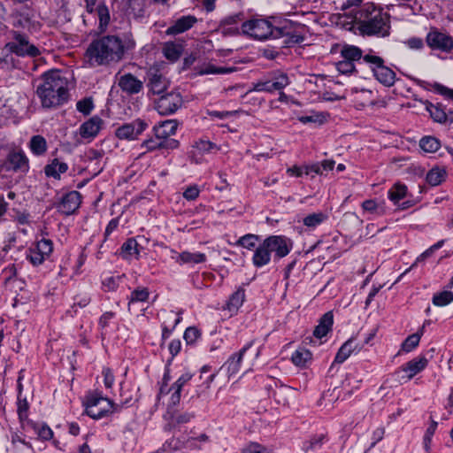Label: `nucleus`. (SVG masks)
<instances>
[{"instance_id": "a18cd8bd", "label": "nucleus", "mask_w": 453, "mask_h": 453, "mask_svg": "<svg viewBox=\"0 0 453 453\" xmlns=\"http://www.w3.org/2000/svg\"><path fill=\"white\" fill-rule=\"evenodd\" d=\"M424 326L419 332L409 335L402 343L401 349L406 353L412 351L419 343Z\"/></svg>"}, {"instance_id": "1a4fd4ad", "label": "nucleus", "mask_w": 453, "mask_h": 453, "mask_svg": "<svg viewBox=\"0 0 453 453\" xmlns=\"http://www.w3.org/2000/svg\"><path fill=\"white\" fill-rule=\"evenodd\" d=\"M36 93L45 108L60 105L67 99L66 87H58V89L55 87H38Z\"/></svg>"}, {"instance_id": "680f3d73", "label": "nucleus", "mask_w": 453, "mask_h": 453, "mask_svg": "<svg viewBox=\"0 0 453 453\" xmlns=\"http://www.w3.org/2000/svg\"><path fill=\"white\" fill-rule=\"evenodd\" d=\"M201 335L200 331L196 326L188 327L183 334V338L187 344L194 343Z\"/></svg>"}, {"instance_id": "b1692460", "label": "nucleus", "mask_w": 453, "mask_h": 453, "mask_svg": "<svg viewBox=\"0 0 453 453\" xmlns=\"http://www.w3.org/2000/svg\"><path fill=\"white\" fill-rule=\"evenodd\" d=\"M372 71L376 80L383 85H394L395 73L389 67L384 65L372 66Z\"/></svg>"}, {"instance_id": "774afa93", "label": "nucleus", "mask_w": 453, "mask_h": 453, "mask_svg": "<svg viewBox=\"0 0 453 453\" xmlns=\"http://www.w3.org/2000/svg\"><path fill=\"white\" fill-rule=\"evenodd\" d=\"M242 453H269V451L261 444L251 442L243 449Z\"/></svg>"}, {"instance_id": "72a5a7b5", "label": "nucleus", "mask_w": 453, "mask_h": 453, "mask_svg": "<svg viewBox=\"0 0 453 453\" xmlns=\"http://www.w3.org/2000/svg\"><path fill=\"white\" fill-rule=\"evenodd\" d=\"M185 448L184 436L175 438L172 437L166 440L159 448L162 453H173Z\"/></svg>"}, {"instance_id": "4be33fe9", "label": "nucleus", "mask_w": 453, "mask_h": 453, "mask_svg": "<svg viewBox=\"0 0 453 453\" xmlns=\"http://www.w3.org/2000/svg\"><path fill=\"white\" fill-rule=\"evenodd\" d=\"M361 207L364 213L371 215V217H368L367 219H372L386 213L384 201H378L375 199L365 200L362 203Z\"/></svg>"}, {"instance_id": "2eb2a0df", "label": "nucleus", "mask_w": 453, "mask_h": 453, "mask_svg": "<svg viewBox=\"0 0 453 453\" xmlns=\"http://www.w3.org/2000/svg\"><path fill=\"white\" fill-rule=\"evenodd\" d=\"M81 203V196L78 191H70L61 198L58 205V211L65 215L74 213L80 207Z\"/></svg>"}, {"instance_id": "4468645a", "label": "nucleus", "mask_w": 453, "mask_h": 453, "mask_svg": "<svg viewBox=\"0 0 453 453\" xmlns=\"http://www.w3.org/2000/svg\"><path fill=\"white\" fill-rule=\"evenodd\" d=\"M253 343V341L247 342L238 352L232 354L222 365L221 369L226 370L228 377L234 376L240 372L243 357Z\"/></svg>"}, {"instance_id": "f704fd0d", "label": "nucleus", "mask_w": 453, "mask_h": 453, "mask_svg": "<svg viewBox=\"0 0 453 453\" xmlns=\"http://www.w3.org/2000/svg\"><path fill=\"white\" fill-rule=\"evenodd\" d=\"M91 302V296L88 293H80L73 298V303L69 310L66 311V314L70 317H74L77 313V307L85 308Z\"/></svg>"}, {"instance_id": "8fccbe9b", "label": "nucleus", "mask_w": 453, "mask_h": 453, "mask_svg": "<svg viewBox=\"0 0 453 453\" xmlns=\"http://www.w3.org/2000/svg\"><path fill=\"white\" fill-rule=\"evenodd\" d=\"M407 188L403 184H395L388 190V198L395 203L398 204L399 202L406 196Z\"/></svg>"}, {"instance_id": "473e14b6", "label": "nucleus", "mask_w": 453, "mask_h": 453, "mask_svg": "<svg viewBox=\"0 0 453 453\" xmlns=\"http://www.w3.org/2000/svg\"><path fill=\"white\" fill-rule=\"evenodd\" d=\"M245 300V290L242 288H239L235 292H234L229 297L226 309L230 312H236L239 308L242 305Z\"/></svg>"}, {"instance_id": "dca6fc26", "label": "nucleus", "mask_w": 453, "mask_h": 453, "mask_svg": "<svg viewBox=\"0 0 453 453\" xmlns=\"http://www.w3.org/2000/svg\"><path fill=\"white\" fill-rule=\"evenodd\" d=\"M180 146L179 141H165L158 136H152L145 139L141 143V149H144L145 152H152L156 150H172Z\"/></svg>"}, {"instance_id": "7c9ffc66", "label": "nucleus", "mask_w": 453, "mask_h": 453, "mask_svg": "<svg viewBox=\"0 0 453 453\" xmlns=\"http://www.w3.org/2000/svg\"><path fill=\"white\" fill-rule=\"evenodd\" d=\"M28 148L33 155L41 157L46 153L48 150V143L42 135L35 134L30 138Z\"/></svg>"}, {"instance_id": "6e6d98bb", "label": "nucleus", "mask_w": 453, "mask_h": 453, "mask_svg": "<svg viewBox=\"0 0 453 453\" xmlns=\"http://www.w3.org/2000/svg\"><path fill=\"white\" fill-rule=\"evenodd\" d=\"M326 435L323 434H317L312 437L310 441L303 443V449L305 451L316 450L319 449L326 441Z\"/></svg>"}, {"instance_id": "5fc2aeb1", "label": "nucleus", "mask_w": 453, "mask_h": 453, "mask_svg": "<svg viewBox=\"0 0 453 453\" xmlns=\"http://www.w3.org/2000/svg\"><path fill=\"white\" fill-rule=\"evenodd\" d=\"M94 107V101L91 96L85 97L76 103L77 111L85 116L89 115Z\"/></svg>"}, {"instance_id": "ddd939ff", "label": "nucleus", "mask_w": 453, "mask_h": 453, "mask_svg": "<svg viewBox=\"0 0 453 453\" xmlns=\"http://www.w3.org/2000/svg\"><path fill=\"white\" fill-rule=\"evenodd\" d=\"M149 127V124L141 119L127 123L118 127L115 134L119 139L135 140Z\"/></svg>"}, {"instance_id": "39448f33", "label": "nucleus", "mask_w": 453, "mask_h": 453, "mask_svg": "<svg viewBox=\"0 0 453 453\" xmlns=\"http://www.w3.org/2000/svg\"><path fill=\"white\" fill-rule=\"evenodd\" d=\"M86 413L94 419H100L114 411V403L100 393H91L87 395Z\"/></svg>"}, {"instance_id": "20e7f679", "label": "nucleus", "mask_w": 453, "mask_h": 453, "mask_svg": "<svg viewBox=\"0 0 453 453\" xmlns=\"http://www.w3.org/2000/svg\"><path fill=\"white\" fill-rule=\"evenodd\" d=\"M242 31L254 39L265 40L270 37L280 38L289 35L286 26L273 27L272 23L266 19H250L242 24Z\"/></svg>"}, {"instance_id": "e2e57ef3", "label": "nucleus", "mask_w": 453, "mask_h": 453, "mask_svg": "<svg viewBox=\"0 0 453 453\" xmlns=\"http://www.w3.org/2000/svg\"><path fill=\"white\" fill-rule=\"evenodd\" d=\"M337 71L342 74H350L356 71L355 64L349 61H344L343 59L338 61L335 64Z\"/></svg>"}, {"instance_id": "69168bd1", "label": "nucleus", "mask_w": 453, "mask_h": 453, "mask_svg": "<svg viewBox=\"0 0 453 453\" xmlns=\"http://www.w3.org/2000/svg\"><path fill=\"white\" fill-rule=\"evenodd\" d=\"M195 415L190 412H183L173 416V426H180L190 422Z\"/></svg>"}, {"instance_id": "bb28decb", "label": "nucleus", "mask_w": 453, "mask_h": 453, "mask_svg": "<svg viewBox=\"0 0 453 453\" xmlns=\"http://www.w3.org/2000/svg\"><path fill=\"white\" fill-rule=\"evenodd\" d=\"M334 323V316L331 311L325 313L319 319V325L313 331V335L319 339L326 336L331 330Z\"/></svg>"}, {"instance_id": "0e129e2a", "label": "nucleus", "mask_w": 453, "mask_h": 453, "mask_svg": "<svg viewBox=\"0 0 453 453\" xmlns=\"http://www.w3.org/2000/svg\"><path fill=\"white\" fill-rule=\"evenodd\" d=\"M29 409V404L26 398L21 399L20 395L18 396L17 402V411L20 420H24L27 418V412Z\"/></svg>"}, {"instance_id": "79ce46f5", "label": "nucleus", "mask_w": 453, "mask_h": 453, "mask_svg": "<svg viewBox=\"0 0 453 453\" xmlns=\"http://www.w3.org/2000/svg\"><path fill=\"white\" fill-rule=\"evenodd\" d=\"M97 12L98 19H99V27L101 32H104L110 23V12L108 6L104 3H100L96 9H95Z\"/></svg>"}, {"instance_id": "c03bdc74", "label": "nucleus", "mask_w": 453, "mask_h": 453, "mask_svg": "<svg viewBox=\"0 0 453 453\" xmlns=\"http://www.w3.org/2000/svg\"><path fill=\"white\" fill-rule=\"evenodd\" d=\"M291 81L288 75L281 71H274L265 82H259L256 85H288Z\"/></svg>"}, {"instance_id": "bf43d9fd", "label": "nucleus", "mask_w": 453, "mask_h": 453, "mask_svg": "<svg viewBox=\"0 0 453 453\" xmlns=\"http://www.w3.org/2000/svg\"><path fill=\"white\" fill-rule=\"evenodd\" d=\"M35 431L36 432L39 438L44 441H48L52 439L53 437V431L51 428L46 425V424H41V425H35L34 426Z\"/></svg>"}, {"instance_id": "cd10ccee", "label": "nucleus", "mask_w": 453, "mask_h": 453, "mask_svg": "<svg viewBox=\"0 0 453 453\" xmlns=\"http://www.w3.org/2000/svg\"><path fill=\"white\" fill-rule=\"evenodd\" d=\"M193 374L187 372L181 374L179 379L172 385L173 394L171 395V402L173 404H177L180 400V393L183 387L192 379Z\"/></svg>"}, {"instance_id": "de8ad7c7", "label": "nucleus", "mask_w": 453, "mask_h": 453, "mask_svg": "<svg viewBox=\"0 0 453 453\" xmlns=\"http://www.w3.org/2000/svg\"><path fill=\"white\" fill-rule=\"evenodd\" d=\"M18 180L14 177V173L11 172H5L4 168L0 165V188L9 189L12 188Z\"/></svg>"}, {"instance_id": "603ef678", "label": "nucleus", "mask_w": 453, "mask_h": 453, "mask_svg": "<svg viewBox=\"0 0 453 453\" xmlns=\"http://www.w3.org/2000/svg\"><path fill=\"white\" fill-rule=\"evenodd\" d=\"M124 277V274L106 277L102 282L103 289L109 292L116 291Z\"/></svg>"}, {"instance_id": "9b49d317", "label": "nucleus", "mask_w": 453, "mask_h": 453, "mask_svg": "<svg viewBox=\"0 0 453 453\" xmlns=\"http://www.w3.org/2000/svg\"><path fill=\"white\" fill-rule=\"evenodd\" d=\"M427 365L428 359L425 356H418L400 366L395 372V374L397 376L399 380L409 381L415 375L425 370Z\"/></svg>"}, {"instance_id": "58836bf2", "label": "nucleus", "mask_w": 453, "mask_h": 453, "mask_svg": "<svg viewBox=\"0 0 453 453\" xmlns=\"http://www.w3.org/2000/svg\"><path fill=\"white\" fill-rule=\"evenodd\" d=\"M261 237L254 234H247L240 237L235 245L247 249L249 250H255L258 243L261 242Z\"/></svg>"}, {"instance_id": "37998d69", "label": "nucleus", "mask_w": 453, "mask_h": 453, "mask_svg": "<svg viewBox=\"0 0 453 453\" xmlns=\"http://www.w3.org/2000/svg\"><path fill=\"white\" fill-rule=\"evenodd\" d=\"M311 357L312 354L310 350L300 348L292 354L291 360L296 365L303 367L311 360Z\"/></svg>"}, {"instance_id": "f03ea898", "label": "nucleus", "mask_w": 453, "mask_h": 453, "mask_svg": "<svg viewBox=\"0 0 453 453\" xmlns=\"http://www.w3.org/2000/svg\"><path fill=\"white\" fill-rule=\"evenodd\" d=\"M355 22L363 35L380 36L389 35V15L372 3L365 4L357 12Z\"/></svg>"}, {"instance_id": "aec40b11", "label": "nucleus", "mask_w": 453, "mask_h": 453, "mask_svg": "<svg viewBox=\"0 0 453 453\" xmlns=\"http://www.w3.org/2000/svg\"><path fill=\"white\" fill-rule=\"evenodd\" d=\"M197 22V19L193 15H186L177 19L174 23L170 26L165 33L168 35H176L184 33L194 27Z\"/></svg>"}, {"instance_id": "a878e982", "label": "nucleus", "mask_w": 453, "mask_h": 453, "mask_svg": "<svg viewBox=\"0 0 453 453\" xmlns=\"http://www.w3.org/2000/svg\"><path fill=\"white\" fill-rule=\"evenodd\" d=\"M174 253L177 255L176 257H173L176 261V263L180 265L183 264H202L206 261V255L204 253L201 252H189V251H183L181 253H177L174 251Z\"/></svg>"}, {"instance_id": "49530a36", "label": "nucleus", "mask_w": 453, "mask_h": 453, "mask_svg": "<svg viewBox=\"0 0 453 453\" xmlns=\"http://www.w3.org/2000/svg\"><path fill=\"white\" fill-rule=\"evenodd\" d=\"M194 148L196 149L201 155L210 154L219 150V147L216 143L203 138L195 142Z\"/></svg>"}, {"instance_id": "f8f14e48", "label": "nucleus", "mask_w": 453, "mask_h": 453, "mask_svg": "<svg viewBox=\"0 0 453 453\" xmlns=\"http://www.w3.org/2000/svg\"><path fill=\"white\" fill-rule=\"evenodd\" d=\"M426 42L433 50L449 53L453 49V38L446 33L433 27L426 36Z\"/></svg>"}, {"instance_id": "09e8293b", "label": "nucleus", "mask_w": 453, "mask_h": 453, "mask_svg": "<svg viewBox=\"0 0 453 453\" xmlns=\"http://www.w3.org/2000/svg\"><path fill=\"white\" fill-rule=\"evenodd\" d=\"M419 146L424 151L433 153L440 149L441 143L435 137L426 136L420 140Z\"/></svg>"}, {"instance_id": "4c0bfd02", "label": "nucleus", "mask_w": 453, "mask_h": 453, "mask_svg": "<svg viewBox=\"0 0 453 453\" xmlns=\"http://www.w3.org/2000/svg\"><path fill=\"white\" fill-rule=\"evenodd\" d=\"M341 57L344 61L352 62L359 61L362 58V50L353 45H344L341 49Z\"/></svg>"}, {"instance_id": "2f4dec72", "label": "nucleus", "mask_w": 453, "mask_h": 453, "mask_svg": "<svg viewBox=\"0 0 453 453\" xmlns=\"http://www.w3.org/2000/svg\"><path fill=\"white\" fill-rule=\"evenodd\" d=\"M68 170L66 163L59 162L57 158L53 159L50 164L44 167V173L47 177H51L56 180L60 179L61 173H65Z\"/></svg>"}, {"instance_id": "864d4df0", "label": "nucleus", "mask_w": 453, "mask_h": 453, "mask_svg": "<svg viewBox=\"0 0 453 453\" xmlns=\"http://www.w3.org/2000/svg\"><path fill=\"white\" fill-rule=\"evenodd\" d=\"M162 323H166L170 326L176 327L177 325L181 321L182 317L180 313H177L174 311H162Z\"/></svg>"}, {"instance_id": "3c124183", "label": "nucleus", "mask_w": 453, "mask_h": 453, "mask_svg": "<svg viewBox=\"0 0 453 453\" xmlns=\"http://www.w3.org/2000/svg\"><path fill=\"white\" fill-rule=\"evenodd\" d=\"M432 302L435 306H446L453 302V293L447 290L436 293L434 295Z\"/></svg>"}, {"instance_id": "a19ab883", "label": "nucleus", "mask_w": 453, "mask_h": 453, "mask_svg": "<svg viewBox=\"0 0 453 453\" xmlns=\"http://www.w3.org/2000/svg\"><path fill=\"white\" fill-rule=\"evenodd\" d=\"M327 219L328 216L324 212H314L304 217L303 219V223L308 228L314 229L325 222Z\"/></svg>"}, {"instance_id": "412c9836", "label": "nucleus", "mask_w": 453, "mask_h": 453, "mask_svg": "<svg viewBox=\"0 0 453 453\" xmlns=\"http://www.w3.org/2000/svg\"><path fill=\"white\" fill-rule=\"evenodd\" d=\"M362 348L363 345L357 343L354 338L349 339L339 349L331 367H333L335 363L342 364L352 353L360 351Z\"/></svg>"}, {"instance_id": "f3484780", "label": "nucleus", "mask_w": 453, "mask_h": 453, "mask_svg": "<svg viewBox=\"0 0 453 453\" xmlns=\"http://www.w3.org/2000/svg\"><path fill=\"white\" fill-rule=\"evenodd\" d=\"M178 127L179 122L176 119H167L155 125L152 127V133L165 141H177L170 137L176 134Z\"/></svg>"}, {"instance_id": "c85d7f7f", "label": "nucleus", "mask_w": 453, "mask_h": 453, "mask_svg": "<svg viewBox=\"0 0 453 453\" xmlns=\"http://www.w3.org/2000/svg\"><path fill=\"white\" fill-rule=\"evenodd\" d=\"M67 73L61 70H50L43 74V85H67Z\"/></svg>"}, {"instance_id": "9d476101", "label": "nucleus", "mask_w": 453, "mask_h": 453, "mask_svg": "<svg viewBox=\"0 0 453 453\" xmlns=\"http://www.w3.org/2000/svg\"><path fill=\"white\" fill-rule=\"evenodd\" d=\"M13 39L14 41L8 42L5 47L17 56L36 57L40 54L38 48L29 43L26 35L14 31Z\"/></svg>"}, {"instance_id": "c756f323", "label": "nucleus", "mask_w": 453, "mask_h": 453, "mask_svg": "<svg viewBox=\"0 0 453 453\" xmlns=\"http://www.w3.org/2000/svg\"><path fill=\"white\" fill-rule=\"evenodd\" d=\"M269 252L264 246L262 241L258 243L257 247L254 250L252 257V264L257 268H261L267 265L271 262Z\"/></svg>"}, {"instance_id": "393cba45", "label": "nucleus", "mask_w": 453, "mask_h": 453, "mask_svg": "<svg viewBox=\"0 0 453 453\" xmlns=\"http://www.w3.org/2000/svg\"><path fill=\"white\" fill-rule=\"evenodd\" d=\"M142 247L134 238H128L120 248V255L124 259L138 258Z\"/></svg>"}, {"instance_id": "7ed1b4c3", "label": "nucleus", "mask_w": 453, "mask_h": 453, "mask_svg": "<svg viewBox=\"0 0 453 453\" xmlns=\"http://www.w3.org/2000/svg\"><path fill=\"white\" fill-rule=\"evenodd\" d=\"M149 96H152L155 108L160 115H170L183 104L180 92L173 87H151Z\"/></svg>"}, {"instance_id": "6ab92c4d", "label": "nucleus", "mask_w": 453, "mask_h": 453, "mask_svg": "<svg viewBox=\"0 0 453 453\" xmlns=\"http://www.w3.org/2000/svg\"><path fill=\"white\" fill-rule=\"evenodd\" d=\"M243 19L242 13L228 16L219 24V31L225 36H234L240 34L239 23Z\"/></svg>"}, {"instance_id": "c9c22d12", "label": "nucleus", "mask_w": 453, "mask_h": 453, "mask_svg": "<svg viewBox=\"0 0 453 453\" xmlns=\"http://www.w3.org/2000/svg\"><path fill=\"white\" fill-rule=\"evenodd\" d=\"M150 297V291L148 288L145 287H137L134 288L127 297L128 299V310H130L131 305L136 303H145L148 301Z\"/></svg>"}, {"instance_id": "ea45409f", "label": "nucleus", "mask_w": 453, "mask_h": 453, "mask_svg": "<svg viewBox=\"0 0 453 453\" xmlns=\"http://www.w3.org/2000/svg\"><path fill=\"white\" fill-rule=\"evenodd\" d=\"M182 52V47L173 42H165L163 47L164 56L170 61H176L180 58Z\"/></svg>"}, {"instance_id": "6e6552de", "label": "nucleus", "mask_w": 453, "mask_h": 453, "mask_svg": "<svg viewBox=\"0 0 453 453\" xmlns=\"http://www.w3.org/2000/svg\"><path fill=\"white\" fill-rule=\"evenodd\" d=\"M52 251L53 242L51 240L42 238L27 250L26 257L34 266H39L50 259Z\"/></svg>"}, {"instance_id": "052dcab7", "label": "nucleus", "mask_w": 453, "mask_h": 453, "mask_svg": "<svg viewBox=\"0 0 453 453\" xmlns=\"http://www.w3.org/2000/svg\"><path fill=\"white\" fill-rule=\"evenodd\" d=\"M437 422L436 421H432V423L430 424V426L427 427L426 433H425V435H424V438H423V444H424V448L426 451H428L430 449V445H431V441H432V438L435 433V430L437 428Z\"/></svg>"}, {"instance_id": "338daca9", "label": "nucleus", "mask_w": 453, "mask_h": 453, "mask_svg": "<svg viewBox=\"0 0 453 453\" xmlns=\"http://www.w3.org/2000/svg\"><path fill=\"white\" fill-rule=\"evenodd\" d=\"M200 194V189L197 185L188 187L183 192V197L188 201H195Z\"/></svg>"}, {"instance_id": "e433bc0d", "label": "nucleus", "mask_w": 453, "mask_h": 453, "mask_svg": "<svg viewBox=\"0 0 453 453\" xmlns=\"http://www.w3.org/2000/svg\"><path fill=\"white\" fill-rule=\"evenodd\" d=\"M446 176L447 172L445 168L434 167L427 173L426 180L429 185L435 187L443 182Z\"/></svg>"}, {"instance_id": "0eeeda50", "label": "nucleus", "mask_w": 453, "mask_h": 453, "mask_svg": "<svg viewBox=\"0 0 453 453\" xmlns=\"http://www.w3.org/2000/svg\"><path fill=\"white\" fill-rule=\"evenodd\" d=\"M262 242L274 262L288 256L293 248L292 241L284 235H270L263 239Z\"/></svg>"}, {"instance_id": "4d7b16f0", "label": "nucleus", "mask_w": 453, "mask_h": 453, "mask_svg": "<svg viewBox=\"0 0 453 453\" xmlns=\"http://www.w3.org/2000/svg\"><path fill=\"white\" fill-rule=\"evenodd\" d=\"M185 440V448L189 449H200L197 444L198 441H206L208 440V436L205 434H201L199 436L196 437L194 435L184 436Z\"/></svg>"}, {"instance_id": "5701e85b", "label": "nucleus", "mask_w": 453, "mask_h": 453, "mask_svg": "<svg viewBox=\"0 0 453 453\" xmlns=\"http://www.w3.org/2000/svg\"><path fill=\"white\" fill-rule=\"evenodd\" d=\"M428 111L432 119L441 124H452L453 123V111L446 112L445 109L441 104H431L428 107Z\"/></svg>"}, {"instance_id": "a211bd4d", "label": "nucleus", "mask_w": 453, "mask_h": 453, "mask_svg": "<svg viewBox=\"0 0 453 453\" xmlns=\"http://www.w3.org/2000/svg\"><path fill=\"white\" fill-rule=\"evenodd\" d=\"M104 121L98 116H93L79 127V134L83 139L93 140L99 134Z\"/></svg>"}, {"instance_id": "f257e3e1", "label": "nucleus", "mask_w": 453, "mask_h": 453, "mask_svg": "<svg viewBox=\"0 0 453 453\" xmlns=\"http://www.w3.org/2000/svg\"><path fill=\"white\" fill-rule=\"evenodd\" d=\"M134 48L135 41L132 35H107L93 40L85 56L91 65H111L120 62Z\"/></svg>"}, {"instance_id": "423d86ee", "label": "nucleus", "mask_w": 453, "mask_h": 453, "mask_svg": "<svg viewBox=\"0 0 453 453\" xmlns=\"http://www.w3.org/2000/svg\"><path fill=\"white\" fill-rule=\"evenodd\" d=\"M0 165L5 172L20 176L26 175L30 169L29 159L24 150L19 148L10 150L5 157L0 161Z\"/></svg>"}, {"instance_id": "13d9d810", "label": "nucleus", "mask_w": 453, "mask_h": 453, "mask_svg": "<svg viewBox=\"0 0 453 453\" xmlns=\"http://www.w3.org/2000/svg\"><path fill=\"white\" fill-rule=\"evenodd\" d=\"M444 244V241L443 240H441L439 242H437L436 243H434V245H432L429 249H427L426 250H425L421 255H419L415 263L408 269L406 270L405 273H407L408 271H410L412 267H414L418 262H420V261H423L425 260L426 257H430L435 250L441 249Z\"/></svg>"}]
</instances>
